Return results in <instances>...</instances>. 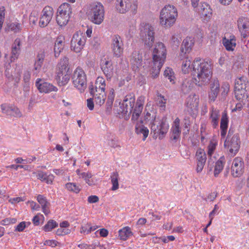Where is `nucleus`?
<instances>
[{"label":"nucleus","instance_id":"58836bf2","mask_svg":"<svg viewBox=\"0 0 249 249\" xmlns=\"http://www.w3.org/2000/svg\"><path fill=\"white\" fill-rule=\"evenodd\" d=\"M225 163V158L221 157L215 163L214 169V176L217 177L218 174L223 170Z\"/></svg>","mask_w":249,"mask_h":249},{"label":"nucleus","instance_id":"6ab92c4d","mask_svg":"<svg viewBox=\"0 0 249 249\" xmlns=\"http://www.w3.org/2000/svg\"><path fill=\"white\" fill-rule=\"evenodd\" d=\"M198 96L196 94H190L186 99L185 106L188 111L194 112L197 110L199 104Z\"/></svg>","mask_w":249,"mask_h":249},{"label":"nucleus","instance_id":"bf43d9fd","mask_svg":"<svg viewBox=\"0 0 249 249\" xmlns=\"http://www.w3.org/2000/svg\"><path fill=\"white\" fill-rule=\"evenodd\" d=\"M90 223H87L86 224L81 226L80 229V233L84 234H88L90 233L89 230Z\"/></svg>","mask_w":249,"mask_h":249},{"label":"nucleus","instance_id":"052dcab7","mask_svg":"<svg viewBox=\"0 0 249 249\" xmlns=\"http://www.w3.org/2000/svg\"><path fill=\"white\" fill-rule=\"evenodd\" d=\"M16 222L17 219L15 218H7L2 220L1 224L3 225H8L10 224H14Z\"/></svg>","mask_w":249,"mask_h":249},{"label":"nucleus","instance_id":"864d4df0","mask_svg":"<svg viewBox=\"0 0 249 249\" xmlns=\"http://www.w3.org/2000/svg\"><path fill=\"white\" fill-rule=\"evenodd\" d=\"M9 29L15 33L19 32L22 29V25L18 22H13L8 25Z\"/></svg>","mask_w":249,"mask_h":249},{"label":"nucleus","instance_id":"a211bd4d","mask_svg":"<svg viewBox=\"0 0 249 249\" xmlns=\"http://www.w3.org/2000/svg\"><path fill=\"white\" fill-rule=\"evenodd\" d=\"M178 63L181 66V71L183 73L186 74L191 71L193 72L192 63H191L187 54L179 53L178 56Z\"/></svg>","mask_w":249,"mask_h":249},{"label":"nucleus","instance_id":"c756f323","mask_svg":"<svg viewBox=\"0 0 249 249\" xmlns=\"http://www.w3.org/2000/svg\"><path fill=\"white\" fill-rule=\"evenodd\" d=\"M228 118L226 112H223L220 122V136L221 138H225L228 125Z\"/></svg>","mask_w":249,"mask_h":249},{"label":"nucleus","instance_id":"72a5a7b5","mask_svg":"<svg viewBox=\"0 0 249 249\" xmlns=\"http://www.w3.org/2000/svg\"><path fill=\"white\" fill-rule=\"evenodd\" d=\"M234 93L236 99L241 102L245 101L249 97L246 88L234 89Z\"/></svg>","mask_w":249,"mask_h":249},{"label":"nucleus","instance_id":"473e14b6","mask_svg":"<svg viewBox=\"0 0 249 249\" xmlns=\"http://www.w3.org/2000/svg\"><path fill=\"white\" fill-rule=\"evenodd\" d=\"M223 44L227 51H233L236 45L235 36H231L230 38L224 37L223 39Z\"/></svg>","mask_w":249,"mask_h":249},{"label":"nucleus","instance_id":"b1692460","mask_svg":"<svg viewBox=\"0 0 249 249\" xmlns=\"http://www.w3.org/2000/svg\"><path fill=\"white\" fill-rule=\"evenodd\" d=\"M181 133L180 127V120L178 118L175 119L171 127V139L172 140L177 141L179 139Z\"/></svg>","mask_w":249,"mask_h":249},{"label":"nucleus","instance_id":"7ed1b4c3","mask_svg":"<svg viewBox=\"0 0 249 249\" xmlns=\"http://www.w3.org/2000/svg\"><path fill=\"white\" fill-rule=\"evenodd\" d=\"M166 56V49L162 42L157 43L153 51L152 67H151V76L157 77L160 73Z\"/></svg>","mask_w":249,"mask_h":249},{"label":"nucleus","instance_id":"423d86ee","mask_svg":"<svg viewBox=\"0 0 249 249\" xmlns=\"http://www.w3.org/2000/svg\"><path fill=\"white\" fill-rule=\"evenodd\" d=\"M151 125V132L153 134V138L156 139L159 138L161 140L167 133L169 125L163 120H160L158 118H154L152 120L150 124Z\"/></svg>","mask_w":249,"mask_h":249},{"label":"nucleus","instance_id":"4be33fe9","mask_svg":"<svg viewBox=\"0 0 249 249\" xmlns=\"http://www.w3.org/2000/svg\"><path fill=\"white\" fill-rule=\"evenodd\" d=\"M100 65L103 73L107 78H111L113 74V67L112 61L105 58L101 60Z\"/></svg>","mask_w":249,"mask_h":249},{"label":"nucleus","instance_id":"4c0bfd02","mask_svg":"<svg viewBox=\"0 0 249 249\" xmlns=\"http://www.w3.org/2000/svg\"><path fill=\"white\" fill-rule=\"evenodd\" d=\"M194 84L190 78L185 79L183 80L181 85V91L184 94L188 93L191 90Z\"/></svg>","mask_w":249,"mask_h":249},{"label":"nucleus","instance_id":"6e6d98bb","mask_svg":"<svg viewBox=\"0 0 249 249\" xmlns=\"http://www.w3.org/2000/svg\"><path fill=\"white\" fill-rule=\"evenodd\" d=\"M66 188L70 191L73 192L75 193L79 192L80 189L74 183H67L66 184Z\"/></svg>","mask_w":249,"mask_h":249},{"label":"nucleus","instance_id":"49530a36","mask_svg":"<svg viewBox=\"0 0 249 249\" xmlns=\"http://www.w3.org/2000/svg\"><path fill=\"white\" fill-rule=\"evenodd\" d=\"M70 19L69 17L63 15L61 14L57 13L56 22L60 26L66 25Z\"/></svg>","mask_w":249,"mask_h":249},{"label":"nucleus","instance_id":"de8ad7c7","mask_svg":"<svg viewBox=\"0 0 249 249\" xmlns=\"http://www.w3.org/2000/svg\"><path fill=\"white\" fill-rule=\"evenodd\" d=\"M164 75L167 78L170 82L174 84L175 82V77L173 70L170 68H167L164 71Z\"/></svg>","mask_w":249,"mask_h":249},{"label":"nucleus","instance_id":"c03bdc74","mask_svg":"<svg viewBox=\"0 0 249 249\" xmlns=\"http://www.w3.org/2000/svg\"><path fill=\"white\" fill-rule=\"evenodd\" d=\"M135 131L138 134L143 135V141H145L149 134V130L143 125H137L135 127Z\"/></svg>","mask_w":249,"mask_h":249},{"label":"nucleus","instance_id":"69168bd1","mask_svg":"<svg viewBox=\"0 0 249 249\" xmlns=\"http://www.w3.org/2000/svg\"><path fill=\"white\" fill-rule=\"evenodd\" d=\"M144 102V97L143 96H140L136 102L135 107H141V108L143 109V105Z\"/></svg>","mask_w":249,"mask_h":249},{"label":"nucleus","instance_id":"c9c22d12","mask_svg":"<svg viewBox=\"0 0 249 249\" xmlns=\"http://www.w3.org/2000/svg\"><path fill=\"white\" fill-rule=\"evenodd\" d=\"M36 177L38 179L49 184L53 183L54 178L53 175L50 174L48 175L46 173L42 171H39Z\"/></svg>","mask_w":249,"mask_h":249},{"label":"nucleus","instance_id":"0e129e2a","mask_svg":"<svg viewBox=\"0 0 249 249\" xmlns=\"http://www.w3.org/2000/svg\"><path fill=\"white\" fill-rule=\"evenodd\" d=\"M78 247L81 249H94L95 248L96 246L94 245H88L85 243L80 244Z\"/></svg>","mask_w":249,"mask_h":249},{"label":"nucleus","instance_id":"393cba45","mask_svg":"<svg viewBox=\"0 0 249 249\" xmlns=\"http://www.w3.org/2000/svg\"><path fill=\"white\" fill-rule=\"evenodd\" d=\"M220 84L217 80H214L210 85L209 98L211 101L214 102L219 92Z\"/></svg>","mask_w":249,"mask_h":249},{"label":"nucleus","instance_id":"f3484780","mask_svg":"<svg viewBox=\"0 0 249 249\" xmlns=\"http://www.w3.org/2000/svg\"><path fill=\"white\" fill-rule=\"evenodd\" d=\"M2 113L11 117H20L22 114L19 109L12 104L4 103L0 105Z\"/></svg>","mask_w":249,"mask_h":249},{"label":"nucleus","instance_id":"9b49d317","mask_svg":"<svg viewBox=\"0 0 249 249\" xmlns=\"http://www.w3.org/2000/svg\"><path fill=\"white\" fill-rule=\"evenodd\" d=\"M104 7L102 4L98 2L93 3L91 8V21L96 24L99 25L104 20Z\"/></svg>","mask_w":249,"mask_h":249},{"label":"nucleus","instance_id":"09e8293b","mask_svg":"<svg viewBox=\"0 0 249 249\" xmlns=\"http://www.w3.org/2000/svg\"><path fill=\"white\" fill-rule=\"evenodd\" d=\"M196 156L197 162H206V155L203 150L201 149L197 150Z\"/></svg>","mask_w":249,"mask_h":249},{"label":"nucleus","instance_id":"cd10ccee","mask_svg":"<svg viewBox=\"0 0 249 249\" xmlns=\"http://www.w3.org/2000/svg\"><path fill=\"white\" fill-rule=\"evenodd\" d=\"M45 57V53L44 51H40L37 54L36 60L33 72L34 74L36 75L40 71L42 65L43 63Z\"/></svg>","mask_w":249,"mask_h":249},{"label":"nucleus","instance_id":"f03ea898","mask_svg":"<svg viewBox=\"0 0 249 249\" xmlns=\"http://www.w3.org/2000/svg\"><path fill=\"white\" fill-rule=\"evenodd\" d=\"M105 87V80L102 77L97 78L94 85L89 86V92L92 96V98L87 100V107L89 110H92L94 108L93 101L99 107L104 104L106 99Z\"/></svg>","mask_w":249,"mask_h":249},{"label":"nucleus","instance_id":"6e6552de","mask_svg":"<svg viewBox=\"0 0 249 249\" xmlns=\"http://www.w3.org/2000/svg\"><path fill=\"white\" fill-rule=\"evenodd\" d=\"M240 140L238 134L232 135L230 131L224 142V147L231 156H235L238 152L240 147Z\"/></svg>","mask_w":249,"mask_h":249},{"label":"nucleus","instance_id":"5701e85b","mask_svg":"<svg viewBox=\"0 0 249 249\" xmlns=\"http://www.w3.org/2000/svg\"><path fill=\"white\" fill-rule=\"evenodd\" d=\"M237 26L243 38L247 36V31L249 30V19L246 17H240L237 20Z\"/></svg>","mask_w":249,"mask_h":249},{"label":"nucleus","instance_id":"338daca9","mask_svg":"<svg viewBox=\"0 0 249 249\" xmlns=\"http://www.w3.org/2000/svg\"><path fill=\"white\" fill-rule=\"evenodd\" d=\"M245 104V101L241 102L236 104L235 107L232 109V111H240L243 108V106Z\"/></svg>","mask_w":249,"mask_h":249},{"label":"nucleus","instance_id":"5fc2aeb1","mask_svg":"<svg viewBox=\"0 0 249 249\" xmlns=\"http://www.w3.org/2000/svg\"><path fill=\"white\" fill-rule=\"evenodd\" d=\"M166 103V99L163 96L160 95L158 96L157 105L160 108L161 110H165Z\"/></svg>","mask_w":249,"mask_h":249},{"label":"nucleus","instance_id":"2eb2a0df","mask_svg":"<svg viewBox=\"0 0 249 249\" xmlns=\"http://www.w3.org/2000/svg\"><path fill=\"white\" fill-rule=\"evenodd\" d=\"M53 15V10L49 6H45L40 18L39 24L40 27H46L51 21Z\"/></svg>","mask_w":249,"mask_h":249},{"label":"nucleus","instance_id":"4d7b16f0","mask_svg":"<svg viewBox=\"0 0 249 249\" xmlns=\"http://www.w3.org/2000/svg\"><path fill=\"white\" fill-rule=\"evenodd\" d=\"M230 84L228 82H224L223 83L221 87V95L223 97H226L230 91Z\"/></svg>","mask_w":249,"mask_h":249},{"label":"nucleus","instance_id":"9d476101","mask_svg":"<svg viewBox=\"0 0 249 249\" xmlns=\"http://www.w3.org/2000/svg\"><path fill=\"white\" fill-rule=\"evenodd\" d=\"M72 83L80 92H83L87 87V77L84 70L77 68L74 71L72 76Z\"/></svg>","mask_w":249,"mask_h":249},{"label":"nucleus","instance_id":"f8f14e48","mask_svg":"<svg viewBox=\"0 0 249 249\" xmlns=\"http://www.w3.org/2000/svg\"><path fill=\"white\" fill-rule=\"evenodd\" d=\"M86 41L85 35L81 32L73 34L71 40V48L75 53H80L83 49Z\"/></svg>","mask_w":249,"mask_h":249},{"label":"nucleus","instance_id":"39448f33","mask_svg":"<svg viewBox=\"0 0 249 249\" xmlns=\"http://www.w3.org/2000/svg\"><path fill=\"white\" fill-rule=\"evenodd\" d=\"M130 62L134 71L138 72H145L150 71L151 74V68H149V62L147 60L143 63L142 53L139 51H134L130 56Z\"/></svg>","mask_w":249,"mask_h":249},{"label":"nucleus","instance_id":"ddd939ff","mask_svg":"<svg viewBox=\"0 0 249 249\" xmlns=\"http://www.w3.org/2000/svg\"><path fill=\"white\" fill-rule=\"evenodd\" d=\"M111 48L113 55L120 57L124 51V44L121 37L118 35H114L111 39Z\"/></svg>","mask_w":249,"mask_h":249},{"label":"nucleus","instance_id":"a19ab883","mask_svg":"<svg viewBox=\"0 0 249 249\" xmlns=\"http://www.w3.org/2000/svg\"><path fill=\"white\" fill-rule=\"evenodd\" d=\"M248 82L245 77H237L235 80L234 89L246 88Z\"/></svg>","mask_w":249,"mask_h":249},{"label":"nucleus","instance_id":"dca6fc26","mask_svg":"<svg viewBox=\"0 0 249 249\" xmlns=\"http://www.w3.org/2000/svg\"><path fill=\"white\" fill-rule=\"evenodd\" d=\"M244 162L241 158H235L232 161L231 173L234 177L241 176L244 171Z\"/></svg>","mask_w":249,"mask_h":249},{"label":"nucleus","instance_id":"c85d7f7f","mask_svg":"<svg viewBox=\"0 0 249 249\" xmlns=\"http://www.w3.org/2000/svg\"><path fill=\"white\" fill-rule=\"evenodd\" d=\"M55 79L59 86H63L66 85L69 82L70 79L69 71H65V72H57Z\"/></svg>","mask_w":249,"mask_h":249},{"label":"nucleus","instance_id":"1a4fd4ad","mask_svg":"<svg viewBox=\"0 0 249 249\" xmlns=\"http://www.w3.org/2000/svg\"><path fill=\"white\" fill-rule=\"evenodd\" d=\"M138 2L137 0H116L115 8L118 12L125 14L128 11L133 15L137 12Z\"/></svg>","mask_w":249,"mask_h":249},{"label":"nucleus","instance_id":"603ef678","mask_svg":"<svg viewBox=\"0 0 249 249\" xmlns=\"http://www.w3.org/2000/svg\"><path fill=\"white\" fill-rule=\"evenodd\" d=\"M57 226V223L53 220L49 221L44 226L43 230L45 231H50Z\"/></svg>","mask_w":249,"mask_h":249},{"label":"nucleus","instance_id":"7c9ffc66","mask_svg":"<svg viewBox=\"0 0 249 249\" xmlns=\"http://www.w3.org/2000/svg\"><path fill=\"white\" fill-rule=\"evenodd\" d=\"M64 46V38L62 36L58 37L55 41L54 45V54L55 57H58L63 50Z\"/></svg>","mask_w":249,"mask_h":249},{"label":"nucleus","instance_id":"3c124183","mask_svg":"<svg viewBox=\"0 0 249 249\" xmlns=\"http://www.w3.org/2000/svg\"><path fill=\"white\" fill-rule=\"evenodd\" d=\"M24 42V40L23 38H17L14 41L12 45V48L21 51V46H22L23 42Z\"/></svg>","mask_w":249,"mask_h":249},{"label":"nucleus","instance_id":"680f3d73","mask_svg":"<svg viewBox=\"0 0 249 249\" xmlns=\"http://www.w3.org/2000/svg\"><path fill=\"white\" fill-rule=\"evenodd\" d=\"M70 230L68 229H63L61 228L57 230L56 233L57 235L62 236L70 233Z\"/></svg>","mask_w":249,"mask_h":249},{"label":"nucleus","instance_id":"aec40b11","mask_svg":"<svg viewBox=\"0 0 249 249\" xmlns=\"http://www.w3.org/2000/svg\"><path fill=\"white\" fill-rule=\"evenodd\" d=\"M200 18L204 22L208 21L212 17V9L208 4L206 3H201L198 9Z\"/></svg>","mask_w":249,"mask_h":249},{"label":"nucleus","instance_id":"a878e982","mask_svg":"<svg viewBox=\"0 0 249 249\" xmlns=\"http://www.w3.org/2000/svg\"><path fill=\"white\" fill-rule=\"evenodd\" d=\"M194 44V38L191 37H187L184 39L181 45L180 53H185L190 52Z\"/></svg>","mask_w":249,"mask_h":249},{"label":"nucleus","instance_id":"774afa93","mask_svg":"<svg viewBox=\"0 0 249 249\" xmlns=\"http://www.w3.org/2000/svg\"><path fill=\"white\" fill-rule=\"evenodd\" d=\"M219 209V207L217 205H215L213 210L209 213V218L213 220L214 216L217 213V211Z\"/></svg>","mask_w":249,"mask_h":249},{"label":"nucleus","instance_id":"a18cd8bd","mask_svg":"<svg viewBox=\"0 0 249 249\" xmlns=\"http://www.w3.org/2000/svg\"><path fill=\"white\" fill-rule=\"evenodd\" d=\"M111 182L112 185V191H116L119 188V174L117 172H113L110 176Z\"/></svg>","mask_w":249,"mask_h":249},{"label":"nucleus","instance_id":"f257e3e1","mask_svg":"<svg viewBox=\"0 0 249 249\" xmlns=\"http://www.w3.org/2000/svg\"><path fill=\"white\" fill-rule=\"evenodd\" d=\"M193 75L196 85L202 86L209 82L212 75V63L208 59L199 57L192 63Z\"/></svg>","mask_w":249,"mask_h":249},{"label":"nucleus","instance_id":"20e7f679","mask_svg":"<svg viewBox=\"0 0 249 249\" xmlns=\"http://www.w3.org/2000/svg\"><path fill=\"white\" fill-rule=\"evenodd\" d=\"M178 16L177 9L174 5H166L160 11V24L166 28H169L175 23Z\"/></svg>","mask_w":249,"mask_h":249},{"label":"nucleus","instance_id":"412c9836","mask_svg":"<svg viewBox=\"0 0 249 249\" xmlns=\"http://www.w3.org/2000/svg\"><path fill=\"white\" fill-rule=\"evenodd\" d=\"M36 86L40 92L49 93L58 90V89L56 87L49 83L43 81L40 78L36 80Z\"/></svg>","mask_w":249,"mask_h":249},{"label":"nucleus","instance_id":"2f4dec72","mask_svg":"<svg viewBox=\"0 0 249 249\" xmlns=\"http://www.w3.org/2000/svg\"><path fill=\"white\" fill-rule=\"evenodd\" d=\"M37 200L40 204L43 213L47 215L50 213L49 210L50 203L47 201L46 198L42 195H39L37 196Z\"/></svg>","mask_w":249,"mask_h":249},{"label":"nucleus","instance_id":"79ce46f5","mask_svg":"<svg viewBox=\"0 0 249 249\" xmlns=\"http://www.w3.org/2000/svg\"><path fill=\"white\" fill-rule=\"evenodd\" d=\"M217 145V141L214 140H211L207 147V155L210 159H212L214 155Z\"/></svg>","mask_w":249,"mask_h":249},{"label":"nucleus","instance_id":"0eeeda50","mask_svg":"<svg viewBox=\"0 0 249 249\" xmlns=\"http://www.w3.org/2000/svg\"><path fill=\"white\" fill-rule=\"evenodd\" d=\"M140 30V36L142 42L146 47L151 48L155 39L154 27L149 23L143 22L141 24Z\"/></svg>","mask_w":249,"mask_h":249},{"label":"nucleus","instance_id":"e2e57ef3","mask_svg":"<svg viewBox=\"0 0 249 249\" xmlns=\"http://www.w3.org/2000/svg\"><path fill=\"white\" fill-rule=\"evenodd\" d=\"M114 97L115 95L108 94L107 101V108L111 107L114 100Z\"/></svg>","mask_w":249,"mask_h":249},{"label":"nucleus","instance_id":"e433bc0d","mask_svg":"<svg viewBox=\"0 0 249 249\" xmlns=\"http://www.w3.org/2000/svg\"><path fill=\"white\" fill-rule=\"evenodd\" d=\"M132 235V232L129 227H124L119 231V236L121 240H126Z\"/></svg>","mask_w":249,"mask_h":249},{"label":"nucleus","instance_id":"13d9d810","mask_svg":"<svg viewBox=\"0 0 249 249\" xmlns=\"http://www.w3.org/2000/svg\"><path fill=\"white\" fill-rule=\"evenodd\" d=\"M20 53V51L11 47V52L10 56L11 62H13L17 60L18 58Z\"/></svg>","mask_w":249,"mask_h":249},{"label":"nucleus","instance_id":"ea45409f","mask_svg":"<svg viewBox=\"0 0 249 249\" xmlns=\"http://www.w3.org/2000/svg\"><path fill=\"white\" fill-rule=\"evenodd\" d=\"M68 66V58L66 57H64L60 60L58 64V69L57 72H64L69 71Z\"/></svg>","mask_w":249,"mask_h":249},{"label":"nucleus","instance_id":"4468645a","mask_svg":"<svg viewBox=\"0 0 249 249\" xmlns=\"http://www.w3.org/2000/svg\"><path fill=\"white\" fill-rule=\"evenodd\" d=\"M135 102L134 96L132 94L127 95L120 106V111L123 114L131 113Z\"/></svg>","mask_w":249,"mask_h":249},{"label":"nucleus","instance_id":"8fccbe9b","mask_svg":"<svg viewBox=\"0 0 249 249\" xmlns=\"http://www.w3.org/2000/svg\"><path fill=\"white\" fill-rule=\"evenodd\" d=\"M142 110V108H141V107H135L134 109H132V111L131 112L132 113L131 118L132 121H137L139 118Z\"/></svg>","mask_w":249,"mask_h":249},{"label":"nucleus","instance_id":"f704fd0d","mask_svg":"<svg viewBox=\"0 0 249 249\" xmlns=\"http://www.w3.org/2000/svg\"><path fill=\"white\" fill-rule=\"evenodd\" d=\"M57 13L61 14L70 18V16L72 13L71 5L68 3H64L59 7Z\"/></svg>","mask_w":249,"mask_h":249},{"label":"nucleus","instance_id":"37998d69","mask_svg":"<svg viewBox=\"0 0 249 249\" xmlns=\"http://www.w3.org/2000/svg\"><path fill=\"white\" fill-rule=\"evenodd\" d=\"M81 178L84 179L86 182L89 186H92L96 184V181L92 178V175L90 172H82Z\"/></svg>","mask_w":249,"mask_h":249},{"label":"nucleus","instance_id":"bb28decb","mask_svg":"<svg viewBox=\"0 0 249 249\" xmlns=\"http://www.w3.org/2000/svg\"><path fill=\"white\" fill-rule=\"evenodd\" d=\"M210 120L213 128L217 127L220 117V111L217 109L212 107L210 111Z\"/></svg>","mask_w":249,"mask_h":249}]
</instances>
